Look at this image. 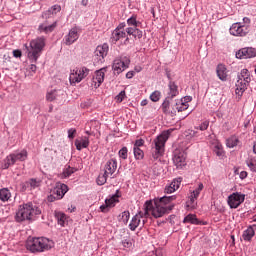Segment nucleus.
I'll use <instances>...</instances> for the list:
<instances>
[{"label":"nucleus","mask_w":256,"mask_h":256,"mask_svg":"<svg viewBox=\"0 0 256 256\" xmlns=\"http://www.w3.org/2000/svg\"><path fill=\"white\" fill-rule=\"evenodd\" d=\"M171 133H173V129L165 130L154 139L151 147V155L154 161H157L163 157L165 153V144L167 143L169 137H171Z\"/></svg>","instance_id":"nucleus-1"},{"label":"nucleus","mask_w":256,"mask_h":256,"mask_svg":"<svg viewBox=\"0 0 256 256\" xmlns=\"http://www.w3.org/2000/svg\"><path fill=\"white\" fill-rule=\"evenodd\" d=\"M55 247V243L46 237L31 238L27 240L26 249L31 253H45Z\"/></svg>","instance_id":"nucleus-2"},{"label":"nucleus","mask_w":256,"mask_h":256,"mask_svg":"<svg viewBox=\"0 0 256 256\" xmlns=\"http://www.w3.org/2000/svg\"><path fill=\"white\" fill-rule=\"evenodd\" d=\"M46 39L43 36L37 37L30 41L29 46L25 45L27 51V57L32 63H37V59L41 57L43 49H45Z\"/></svg>","instance_id":"nucleus-3"},{"label":"nucleus","mask_w":256,"mask_h":256,"mask_svg":"<svg viewBox=\"0 0 256 256\" xmlns=\"http://www.w3.org/2000/svg\"><path fill=\"white\" fill-rule=\"evenodd\" d=\"M37 215H41V209L33 203H26L19 207L16 213V221L21 223L22 221H33Z\"/></svg>","instance_id":"nucleus-4"},{"label":"nucleus","mask_w":256,"mask_h":256,"mask_svg":"<svg viewBox=\"0 0 256 256\" xmlns=\"http://www.w3.org/2000/svg\"><path fill=\"white\" fill-rule=\"evenodd\" d=\"M177 199V196H164L160 198L158 201L155 202V206L152 205V208L149 211H152L153 217L155 219H159V217H163L167 213V203H171L172 201H175Z\"/></svg>","instance_id":"nucleus-5"},{"label":"nucleus","mask_w":256,"mask_h":256,"mask_svg":"<svg viewBox=\"0 0 256 256\" xmlns=\"http://www.w3.org/2000/svg\"><path fill=\"white\" fill-rule=\"evenodd\" d=\"M153 207V202L146 201L145 203V211L144 212H138L135 216H133L130 224L129 229L130 231H135L139 225H141V219H142V225H145L147 223V217H149V211Z\"/></svg>","instance_id":"nucleus-6"},{"label":"nucleus","mask_w":256,"mask_h":256,"mask_svg":"<svg viewBox=\"0 0 256 256\" xmlns=\"http://www.w3.org/2000/svg\"><path fill=\"white\" fill-rule=\"evenodd\" d=\"M251 83V74L249 70L242 69L240 74H238V80L236 82V95L239 97L243 96V93L247 91L249 84Z\"/></svg>","instance_id":"nucleus-7"},{"label":"nucleus","mask_w":256,"mask_h":256,"mask_svg":"<svg viewBox=\"0 0 256 256\" xmlns=\"http://www.w3.org/2000/svg\"><path fill=\"white\" fill-rule=\"evenodd\" d=\"M89 73H90L89 68L85 66L77 67L71 70L70 77H69L71 85L75 83H81V81L85 79V77H87Z\"/></svg>","instance_id":"nucleus-8"},{"label":"nucleus","mask_w":256,"mask_h":256,"mask_svg":"<svg viewBox=\"0 0 256 256\" xmlns=\"http://www.w3.org/2000/svg\"><path fill=\"white\" fill-rule=\"evenodd\" d=\"M27 160V150H22L18 153H12L6 157L2 169H9L11 165H15L17 161H26Z\"/></svg>","instance_id":"nucleus-9"},{"label":"nucleus","mask_w":256,"mask_h":256,"mask_svg":"<svg viewBox=\"0 0 256 256\" xmlns=\"http://www.w3.org/2000/svg\"><path fill=\"white\" fill-rule=\"evenodd\" d=\"M249 34V25H243L241 22H236L230 27V35L234 37H246Z\"/></svg>","instance_id":"nucleus-10"},{"label":"nucleus","mask_w":256,"mask_h":256,"mask_svg":"<svg viewBox=\"0 0 256 256\" xmlns=\"http://www.w3.org/2000/svg\"><path fill=\"white\" fill-rule=\"evenodd\" d=\"M69 191V188L65 184H58L52 191V194L48 196V201L53 203V201H59L65 197V193Z\"/></svg>","instance_id":"nucleus-11"},{"label":"nucleus","mask_w":256,"mask_h":256,"mask_svg":"<svg viewBox=\"0 0 256 256\" xmlns=\"http://www.w3.org/2000/svg\"><path fill=\"white\" fill-rule=\"evenodd\" d=\"M129 63H131V61L127 57H125L123 60L117 58L113 62L112 69L114 73L120 75V73H123V71L129 67Z\"/></svg>","instance_id":"nucleus-12"},{"label":"nucleus","mask_w":256,"mask_h":256,"mask_svg":"<svg viewBox=\"0 0 256 256\" xmlns=\"http://www.w3.org/2000/svg\"><path fill=\"white\" fill-rule=\"evenodd\" d=\"M245 201V195L235 192L228 197V205L231 209H237Z\"/></svg>","instance_id":"nucleus-13"},{"label":"nucleus","mask_w":256,"mask_h":256,"mask_svg":"<svg viewBox=\"0 0 256 256\" xmlns=\"http://www.w3.org/2000/svg\"><path fill=\"white\" fill-rule=\"evenodd\" d=\"M107 53H109V45L103 44L102 46H97L94 51V59L96 63H103L105 57H107Z\"/></svg>","instance_id":"nucleus-14"},{"label":"nucleus","mask_w":256,"mask_h":256,"mask_svg":"<svg viewBox=\"0 0 256 256\" xmlns=\"http://www.w3.org/2000/svg\"><path fill=\"white\" fill-rule=\"evenodd\" d=\"M105 73H107L106 67L95 71V73L92 77V86L95 89H99V87H101V84L103 83V81H105Z\"/></svg>","instance_id":"nucleus-15"},{"label":"nucleus","mask_w":256,"mask_h":256,"mask_svg":"<svg viewBox=\"0 0 256 256\" xmlns=\"http://www.w3.org/2000/svg\"><path fill=\"white\" fill-rule=\"evenodd\" d=\"M186 159H187V154L185 153V151L175 150L173 162L176 165V167L183 169V167L187 165Z\"/></svg>","instance_id":"nucleus-16"},{"label":"nucleus","mask_w":256,"mask_h":256,"mask_svg":"<svg viewBox=\"0 0 256 256\" xmlns=\"http://www.w3.org/2000/svg\"><path fill=\"white\" fill-rule=\"evenodd\" d=\"M256 57V49L253 47H246L236 52L237 59H253Z\"/></svg>","instance_id":"nucleus-17"},{"label":"nucleus","mask_w":256,"mask_h":256,"mask_svg":"<svg viewBox=\"0 0 256 256\" xmlns=\"http://www.w3.org/2000/svg\"><path fill=\"white\" fill-rule=\"evenodd\" d=\"M203 183H200L198 187L193 190L189 196V201L187 202V207H195V201L199 199V195H201V192L203 191Z\"/></svg>","instance_id":"nucleus-18"},{"label":"nucleus","mask_w":256,"mask_h":256,"mask_svg":"<svg viewBox=\"0 0 256 256\" xmlns=\"http://www.w3.org/2000/svg\"><path fill=\"white\" fill-rule=\"evenodd\" d=\"M77 39H79V28L74 27L69 31L68 35L64 37V43L68 46L73 45Z\"/></svg>","instance_id":"nucleus-19"},{"label":"nucleus","mask_w":256,"mask_h":256,"mask_svg":"<svg viewBox=\"0 0 256 256\" xmlns=\"http://www.w3.org/2000/svg\"><path fill=\"white\" fill-rule=\"evenodd\" d=\"M57 28V22H53L49 24V21H45L38 26V33H45L46 35L49 33H53Z\"/></svg>","instance_id":"nucleus-20"},{"label":"nucleus","mask_w":256,"mask_h":256,"mask_svg":"<svg viewBox=\"0 0 256 256\" xmlns=\"http://www.w3.org/2000/svg\"><path fill=\"white\" fill-rule=\"evenodd\" d=\"M117 171V159H109L104 165V173L106 175H113Z\"/></svg>","instance_id":"nucleus-21"},{"label":"nucleus","mask_w":256,"mask_h":256,"mask_svg":"<svg viewBox=\"0 0 256 256\" xmlns=\"http://www.w3.org/2000/svg\"><path fill=\"white\" fill-rule=\"evenodd\" d=\"M181 181H183V178H175L168 186L165 187L164 193H175V191L181 187Z\"/></svg>","instance_id":"nucleus-22"},{"label":"nucleus","mask_w":256,"mask_h":256,"mask_svg":"<svg viewBox=\"0 0 256 256\" xmlns=\"http://www.w3.org/2000/svg\"><path fill=\"white\" fill-rule=\"evenodd\" d=\"M63 95L65 94L61 90H50L46 94V100L49 102L59 101V99L63 98Z\"/></svg>","instance_id":"nucleus-23"},{"label":"nucleus","mask_w":256,"mask_h":256,"mask_svg":"<svg viewBox=\"0 0 256 256\" xmlns=\"http://www.w3.org/2000/svg\"><path fill=\"white\" fill-rule=\"evenodd\" d=\"M184 135L187 141H197L198 139H203V134L199 133L197 130H186Z\"/></svg>","instance_id":"nucleus-24"},{"label":"nucleus","mask_w":256,"mask_h":256,"mask_svg":"<svg viewBox=\"0 0 256 256\" xmlns=\"http://www.w3.org/2000/svg\"><path fill=\"white\" fill-rule=\"evenodd\" d=\"M172 104L169 101V98H166L164 102L162 103V111L165 113V115H177V110L172 109Z\"/></svg>","instance_id":"nucleus-25"},{"label":"nucleus","mask_w":256,"mask_h":256,"mask_svg":"<svg viewBox=\"0 0 256 256\" xmlns=\"http://www.w3.org/2000/svg\"><path fill=\"white\" fill-rule=\"evenodd\" d=\"M57 13H61V5H53L47 11L42 13L43 19H49L51 15H57Z\"/></svg>","instance_id":"nucleus-26"},{"label":"nucleus","mask_w":256,"mask_h":256,"mask_svg":"<svg viewBox=\"0 0 256 256\" xmlns=\"http://www.w3.org/2000/svg\"><path fill=\"white\" fill-rule=\"evenodd\" d=\"M216 73H217V77L220 79V81H227L228 71H227V67L225 65L219 64L216 67Z\"/></svg>","instance_id":"nucleus-27"},{"label":"nucleus","mask_w":256,"mask_h":256,"mask_svg":"<svg viewBox=\"0 0 256 256\" xmlns=\"http://www.w3.org/2000/svg\"><path fill=\"white\" fill-rule=\"evenodd\" d=\"M75 147L77 151H81L82 149H87V147H89V137L85 136L80 139H76Z\"/></svg>","instance_id":"nucleus-28"},{"label":"nucleus","mask_w":256,"mask_h":256,"mask_svg":"<svg viewBox=\"0 0 256 256\" xmlns=\"http://www.w3.org/2000/svg\"><path fill=\"white\" fill-rule=\"evenodd\" d=\"M168 89H169V92H168L169 99H173V97H177V95H179V88L174 81L170 80L168 84Z\"/></svg>","instance_id":"nucleus-29"},{"label":"nucleus","mask_w":256,"mask_h":256,"mask_svg":"<svg viewBox=\"0 0 256 256\" xmlns=\"http://www.w3.org/2000/svg\"><path fill=\"white\" fill-rule=\"evenodd\" d=\"M126 37H127V33L125 31L115 29L112 32V36L110 39L112 43H117V41H120V39H125Z\"/></svg>","instance_id":"nucleus-30"},{"label":"nucleus","mask_w":256,"mask_h":256,"mask_svg":"<svg viewBox=\"0 0 256 256\" xmlns=\"http://www.w3.org/2000/svg\"><path fill=\"white\" fill-rule=\"evenodd\" d=\"M119 197H121V195H119V190H117L114 195H112L110 198H107L105 200L107 207H110V208L115 207V205L119 203Z\"/></svg>","instance_id":"nucleus-31"},{"label":"nucleus","mask_w":256,"mask_h":256,"mask_svg":"<svg viewBox=\"0 0 256 256\" xmlns=\"http://www.w3.org/2000/svg\"><path fill=\"white\" fill-rule=\"evenodd\" d=\"M255 237V229H253V226L248 227L242 234V239L245 241H251Z\"/></svg>","instance_id":"nucleus-32"},{"label":"nucleus","mask_w":256,"mask_h":256,"mask_svg":"<svg viewBox=\"0 0 256 256\" xmlns=\"http://www.w3.org/2000/svg\"><path fill=\"white\" fill-rule=\"evenodd\" d=\"M183 223H191V225H201V222L199 221V219H197V216L195 214L187 215L184 218Z\"/></svg>","instance_id":"nucleus-33"},{"label":"nucleus","mask_w":256,"mask_h":256,"mask_svg":"<svg viewBox=\"0 0 256 256\" xmlns=\"http://www.w3.org/2000/svg\"><path fill=\"white\" fill-rule=\"evenodd\" d=\"M55 217L58 221V225H61V227H65V224L67 223V215L63 212H55Z\"/></svg>","instance_id":"nucleus-34"},{"label":"nucleus","mask_w":256,"mask_h":256,"mask_svg":"<svg viewBox=\"0 0 256 256\" xmlns=\"http://www.w3.org/2000/svg\"><path fill=\"white\" fill-rule=\"evenodd\" d=\"M239 145V138L237 136H231L226 140V147L233 149V147H237Z\"/></svg>","instance_id":"nucleus-35"},{"label":"nucleus","mask_w":256,"mask_h":256,"mask_svg":"<svg viewBox=\"0 0 256 256\" xmlns=\"http://www.w3.org/2000/svg\"><path fill=\"white\" fill-rule=\"evenodd\" d=\"M11 199V192L7 188H3L0 190V201H9Z\"/></svg>","instance_id":"nucleus-36"},{"label":"nucleus","mask_w":256,"mask_h":256,"mask_svg":"<svg viewBox=\"0 0 256 256\" xmlns=\"http://www.w3.org/2000/svg\"><path fill=\"white\" fill-rule=\"evenodd\" d=\"M189 109V104H185L183 100L176 101V113H181L183 111H187Z\"/></svg>","instance_id":"nucleus-37"},{"label":"nucleus","mask_w":256,"mask_h":256,"mask_svg":"<svg viewBox=\"0 0 256 256\" xmlns=\"http://www.w3.org/2000/svg\"><path fill=\"white\" fill-rule=\"evenodd\" d=\"M41 181L32 178L26 182V187H29L30 189H37V187H40Z\"/></svg>","instance_id":"nucleus-38"},{"label":"nucleus","mask_w":256,"mask_h":256,"mask_svg":"<svg viewBox=\"0 0 256 256\" xmlns=\"http://www.w3.org/2000/svg\"><path fill=\"white\" fill-rule=\"evenodd\" d=\"M109 174L104 172L103 174H100L97 178V185H105L107 183V179L109 178Z\"/></svg>","instance_id":"nucleus-39"},{"label":"nucleus","mask_w":256,"mask_h":256,"mask_svg":"<svg viewBox=\"0 0 256 256\" xmlns=\"http://www.w3.org/2000/svg\"><path fill=\"white\" fill-rule=\"evenodd\" d=\"M214 153L215 155H217V157H223V155H225V151L223 150V145L221 144H216L214 146Z\"/></svg>","instance_id":"nucleus-40"},{"label":"nucleus","mask_w":256,"mask_h":256,"mask_svg":"<svg viewBox=\"0 0 256 256\" xmlns=\"http://www.w3.org/2000/svg\"><path fill=\"white\" fill-rule=\"evenodd\" d=\"M130 217H131V213H129V211H124L119 216L120 221H122V223H124V225H127V223H129V218Z\"/></svg>","instance_id":"nucleus-41"},{"label":"nucleus","mask_w":256,"mask_h":256,"mask_svg":"<svg viewBox=\"0 0 256 256\" xmlns=\"http://www.w3.org/2000/svg\"><path fill=\"white\" fill-rule=\"evenodd\" d=\"M127 25L129 27H139V22L137 21V16L133 15L127 19Z\"/></svg>","instance_id":"nucleus-42"},{"label":"nucleus","mask_w":256,"mask_h":256,"mask_svg":"<svg viewBox=\"0 0 256 256\" xmlns=\"http://www.w3.org/2000/svg\"><path fill=\"white\" fill-rule=\"evenodd\" d=\"M133 151L135 159L141 160L143 157H145V153L143 150H141V148H133Z\"/></svg>","instance_id":"nucleus-43"},{"label":"nucleus","mask_w":256,"mask_h":256,"mask_svg":"<svg viewBox=\"0 0 256 256\" xmlns=\"http://www.w3.org/2000/svg\"><path fill=\"white\" fill-rule=\"evenodd\" d=\"M150 99H151V101H153V103H157V101H159V99H161V92L158 90L154 91L150 95Z\"/></svg>","instance_id":"nucleus-44"},{"label":"nucleus","mask_w":256,"mask_h":256,"mask_svg":"<svg viewBox=\"0 0 256 256\" xmlns=\"http://www.w3.org/2000/svg\"><path fill=\"white\" fill-rule=\"evenodd\" d=\"M75 171H77V169L68 166L66 169H64L63 171V175L64 177H71V175H73V173H75Z\"/></svg>","instance_id":"nucleus-45"},{"label":"nucleus","mask_w":256,"mask_h":256,"mask_svg":"<svg viewBox=\"0 0 256 256\" xmlns=\"http://www.w3.org/2000/svg\"><path fill=\"white\" fill-rule=\"evenodd\" d=\"M127 153H128L127 147H123L118 152L119 158L120 159H127V157H128Z\"/></svg>","instance_id":"nucleus-46"},{"label":"nucleus","mask_w":256,"mask_h":256,"mask_svg":"<svg viewBox=\"0 0 256 256\" xmlns=\"http://www.w3.org/2000/svg\"><path fill=\"white\" fill-rule=\"evenodd\" d=\"M247 165L251 169V171H254V173H256V159L250 158L247 162Z\"/></svg>","instance_id":"nucleus-47"},{"label":"nucleus","mask_w":256,"mask_h":256,"mask_svg":"<svg viewBox=\"0 0 256 256\" xmlns=\"http://www.w3.org/2000/svg\"><path fill=\"white\" fill-rule=\"evenodd\" d=\"M132 37H134V39H141L143 37V31L139 30V28H137Z\"/></svg>","instance_id":"nucleus-48"},{"label":"nucleus","mask_w":256,"mask_h":256,"mask_svg":"<svg viewBox=\"0 0 256 256\" xmlns=\"http://www.w3.org/2000/svg\"><path fill=\"white\" fill-rule=\"evenodd\" d=\"M75 135H77V129L75 128H70L68 130V138L69 139H75Z\"/></svg>","instance_id":"nucleus-49"},{"label":"nucleus","mask_w":256,"mask_h":256,"mask_svg":"<svg viewBox=\"0 0 256 256\" xmlns=\"http://www.w3.org/2000/svg\"><path fill=\"white\" fill-rule=\"evenodd\" d=\"M200 131H207L209 129V121H204L200 126L198 127Z\"/></svg>","instance_id":"nucleus-50"},{"label":"nucleus","mask_w":256,"mask_h":256,"mask_svg":"<svg viewBox=\"0 0 256 256\" xmlns=\"http://www.w3.org/2000/svg\"><path fill=\"white\" fill-rule=\"evenodd\" d=\"M137 29V26H129L126 28V33L127 35H133Z\"/></svg>","instance_id":"nucleus-51"},{"label":"nucleus","mask_w":256,"mask_h":256,"mask_svg":"<svg viewBox=\"0 0 256 256\" xmlns=\"http://www.w3.org/2000/svg\"><path fill=\"white\" fill-rule=\"evenodd\" d=\"M145 145V140L138 139L135 141L134 148L139 149V147H143Z\"/></svg>","instance_id":"nucleus-52"},{"label":"nucleus","mask_w":256,"mask_h":256,"mask_svg":"<svg viewBox=\"0 0 256 256\" xmlns=\"http://www.w3.org/2000/svg\"><path fill=\"white\" fill-rule=\"evenodd\" d=\"M116 99L119 103L123 102V99H125V91H121L117 96Z\"/></svg>","instance_id":"nucleus-53"},{"label":"nucleus","mask_w":256,"mask_h":256,"mask_svg":"<svg viewBox=\"0 0 256 256\" xmlns=\"http://www.w3.org/2000/svg\"><path fill=\"white\" fill-rule=\"evenodd\" d=\"M122 245L123 247H125L126 249H130V247L133 245V243H131V240H123L122 241Z\"/></svg>","instance_id":"nucleus-54"},{"label":"nucleus","mask_w":256,"mask_h":256,"mask_svg":"<svg viewBox=\"0 0 256 256\" xmlns=\"http://www.w3.org/2000/svg\"><path fill=\"white\" fill-rule=\"evenodd\" d=\"M108 207H109V206H107V203H105V204H103V205L100 206V211H101L102 213H107V211H109Z\"/></svg>","instance_id":"nucleus-55"},{"label":"nucleus","mask_w":256,"mask_h":256,"mask_svg":"<svg viewBox=\"0 0 256 256\" xmlns=\"http://www.w3.org/2000/svg\"><path fill=\"white\" fill-rule=\"evenodd\" d=\"M180 101L184 102L185 105H189V103H191V97L186 96L183 99H181Z\"/></svg>","instance_id":"nucleus-56"},{"label":"nucleus","mask_w":256,"mask_h":256,"mask_svg":"<svg viewBox=\"0 0 256 256\" xmlns=\"http://www.w3.org/2000/svg\"><path fill=\"white\" fill-rule=\"evenodd\" d=\"M125 27H127V24H125V22H122L118 25V27L116 28V30L118 31H123V29H125Z\"/></svg>","instance_id":"nucleus-57"},{"label":"nucleus","mask_w":256,"mask_h":256,"mask_svg":"<svg viewBox=\"0 0 256 256\" xmlns=\"http://www.w3.org/2000/svg\"><path fill=\"white\" fill-rule=\"evenodd\" d=\"M133 77H135L134 71H129L126 73V79H133Z\"/></svg>","instance_id":"nucleus-58"},{"label":"nucleus","mask_w":256,"mask_h":256,"mask_svg":"<svg viewBox=\"0 0 256 256\" xmlns=\"http://www.w3.org/2000/svg\"><path fill=\"white\" fill-rule=\"evenodd\" d=\"M243 23L244 24H242V25H248V27H249V25L251 24V19H249L248 17H244Z\"/></svg>","instance_id":"nucleus-59"},{"label":"nucleus","mask_w":256,"mask_h":256,"mask_svg":"<svg viewBox=\"0 0 256 256\" xmlns=\"http://www.w3.org/2000/svg\"><path fill=\"white\" fill-rule=\"evenodd\" d=\"M13 55H14V57H16V58L21 57V55H22L21 50H14V51H13Z\"/></svg>","instance_id":"nucleus-60"},{"label":"nucleus","mask_w":256,"mask_h":256,"mask_svg":"<svg viewBox=\"0 0 256 256\" xmlns=\"http://www.w3.org/2000/svg\"><path fill=\"white\" fill-rule=\"evenodd\" d=\"M240 179H247V171H242L240 173Z\"/></svg>","instance_id":"nucleus-61"},{"label":"nucleus","mask_w":256,"mask_h":256,"mask_svg":"<svg viewBox=\"0 0 256 256\" xmlns=\"http://www.w3.org/2000/svg\"><path fill=\"white\" fill-rule=\"evenodd\" d=\"M30 70L35 73V71H37V66L35 64H31L30 66Z\"/></svg>","instance_id":"nucleus-62"},{"label":"nucleus","mask_w":256,"mask_h":256,"mask_svg":"<svg viewBox=\"0 0 256 256\" xmlns=\"http://www.w3.org/2000/svg\"><path fill=\"white\" fill-rule=\"evenodd\" d=\"M147 103H148L147 100H142V101H141L142 107H145V105H147Z\"/></svg>","instance_id":"nucleus-63"},{"label":"nucleus","mask_w":256,"mask_h":256,"mask_svg":"<svg viewBox=\"0 0 256 256\" xmlns=\"http://www.w3.org/2000/svg\"><path fill=\"white\" fill-rule=\"evenodd\" d=\"M253 153H255V155H256V142L253 145Z\"/></svg>","instance_id":"nucleus-64"}]
</instances>
